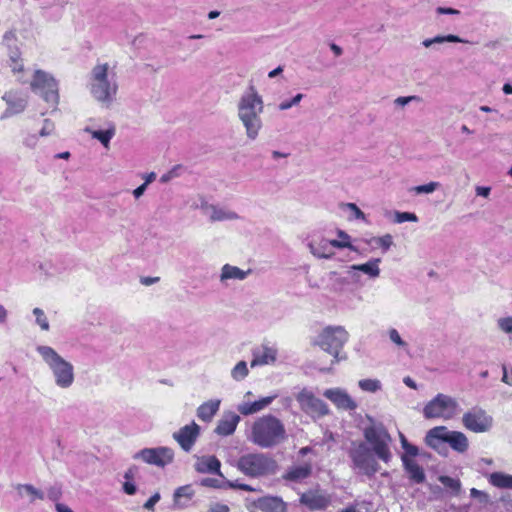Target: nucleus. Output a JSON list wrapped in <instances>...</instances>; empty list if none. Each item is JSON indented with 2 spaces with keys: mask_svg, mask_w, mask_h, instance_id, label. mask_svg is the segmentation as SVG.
<instances>
[{
  "mask_svg": "<svg viewBox=\"0 0 512 512\" xmlns=\"http://www.w3.org/2000/svg\"><path fill=\"white\" fill-rule=\"evenodd\" d=\"M87 89L101 107L110 108L119 90L116 69L108 62H97L88 74Z\"/></svg>",
  "mask_w": 512,
  "mask_h": 512,
  "instance_id": "nucleus-1",
  "label": "nucleus"
},
{
  "mask_svg": "<svg viewBox=\"0 0 512 512\" xmlns=\"http://www.w3.org/2000/svg\"><path fill=\"white\" fill-rule=\"evenodd\" d=\"M237 117L248 140L254 141L263 129L264 100L254 86H249L237 101Z\"/></svg>",
  "mask_w": 512,
  "mask_h": 512,
  "instance_id": "nucleus-2",
  "label": "nucleus"
},
{
  "mask_svg": "<svg viewBox=\"0 0 512 512\" xmlns=\"http://www.w3.org/2000/svg\"><path fill=\"white\" fill-rule=\"evenodd\" d=\"M35 350L50 370L54 384L63 390L72 387L75 382L74 365L49 345H37Z\"/></svg>",
  "mask_w": 512,
  "mask_h": 512,
  "instance_id": "nucleus-3",
  "label": "nucleus"
},
{
  "mask_svg": "<svg viewBox=\"0 0 512 512\" xmlns=\"http://www.w3.org/2000/svg\"><path fill=\"white\" fill-rule=\"evenodd\" d=\"M247 438L261 448H271L285 440L286 430L277 417L265 415L252 423Z\"/></svg>",
  "mask_w": 512,
  "mask_h": 512,
  "instance_id": "nucleus-4",
  "label": "nucleus"
},
{
  "mask_svg": "<svg viewBox=\"0 0 512 512\" xmlns=\"http://www.w3.org/2000/svg\"><path fill=\"white\" fill-rule=\"evenodd\" d=\"M28 84L31 91L45 103L54 109L57 108L60 102L59 81L52 73L41 68H34Z\"/></svg>",
  "mask_w": 512,
  "mask_h": 512,
  "instance_id": "nucleus-5",
  "label": "nucleus"
},
{
  "mask_svg": "<svg viewBox=\"0 0 512 512\" xmlns=\"http://www.w3.org/2000/svg\"><path fill=\"white\" fill-rule=\"evenodd\" d=\"M237 468L244 475L260 478L274 475L278 471L276 460L266 453H247L237 461Z\"/></svg>",
  "mask_w": 512,
  "mask_h": 512,
  "instance_id": "nucleus-6",
  "label": "nucleus"
},
{
  "mask_svg": "<svg viewBox=\"0 0 512 512\" xmlns=\"http://www.w3.org/2000/svg\"><path fill=\"white\" fill-rule=\"evenodd\" d=\"M348 339L349 333L343 326H327L320 331L313 344L332 355L336 363L345 358L340 352Z\"/></svg>",
  "mask_w": 512,
  "mask_h": 512,
  "instance_id": "nucleus-7",
  "label": "nucleus"
},
{
  "mask_svg": "<svg viewBox=\"0 0 512 512\" xmlns=\"http://www.w3.org/2000/svg\"><path fill=\"white\" fill-rule=\"evenodd\" d=\"M425 443L434 450H439L443 443L456 452L464 453L468 450L469 441L467 436L460 431H450L445 426H437L430 429L425 436Z\"/></svg>",
  "mask_w": 512,
  "mask_h": 512,
  "instance_id": "nucleus-8",
  "label": "nucleus"
},
{
  "mask_svg": "<svg viewBox=\"0 0 512 512\" xmlns=\"http://www.w3.org/2000/svg\"><path fill=\"white\" fill-rule=\"evenodd\" d=\"M365 443L374 452L377 458L389 463L393 457L391 451L392 438L382 424H372L364 428Z\"/></svg>",
  "mask_w": 512,
  "mask_h": 512,
  "instance_id": "nucleus-9",
  "label": "nucleus"
},
{
  "mask_svg": "<svg viewBox=\"0 0 512 512\" xmlns=\"http://www.w3.org/2000/svg\"><path fill=\"white\" fill-rule=\"evenodd\" d=\"M353 468L360 473L373 476L380 470L377 456L365 442H355L349 450Z\"/></svg>",
  "mask_w": 512,
  "mask_h": 512,
  "instance_id": "nucleus-10",
  "label": "nucleus"
},
{
  "mask_svg": "<svg viewBox=\"0 0 512 512\" xmlns=\"http://www.w3.org/2000/svg\"><path fill=\"white\" fill-rule=\"evenodd\" d=\"M458 409L459 404L455 398L439 393L424 406L423 415L426 419L450 420L457 415Z\"/></svg>",
  "mask_w": 512,
  "mask_h": 512,
  "instance_id": "nucleus-11",
  "label": "nucleus"
},
{
  "mask_svg": "<svg viewBox=\"0 0 512 512\" xmlns=\"http://www.w3.org/2000/svg\"><path fill=\"white\" fill-rule=\"evenodd\" d=\"M462 424L471 432L485 433L492 429L494 419L486 410L475 406L463 414Z\"/></svg>",
  "mask_w": 512,
  "mask_h": 512,
  "instance_id": "nucleus-12",
  "label": "nucleus"
},
{
  "mask_svg": "<svg viewBox=\"0 0 512 512\" xmlns=\"http://www.w3.org/2000/svg\"><path fill=\"white\" fill-rule=\"evenodd\" d=\"M133 459L163 468L173 462L174 450L166 446L144 448L136 452L133 455Z\"/></svg>",
  "mask_w": 512,
  "mask_h": 512,
  "instance_id": "nucleus-13",
  "label": "nucleus"
},
{
  "mask_svg": "<svg viewBox=\"0 0 512 512\" xmlns=\"http://www.w3.org/2000/svg\"><path fill=\"white\" fill-rule=\"evenodd\" d=\"M296 400L301 410L312 417H322L329 413L327 404L307 388L297 393Z\"/></svg>",
  "mask_w": 512,
  "mask_h": 512,
  "instance_id": "nucleus-14",
  "label": "nucleus"
},
{
  "mask_svg": "<svg viewBox=\"0 0 512 512\" xmlns=\"http://www.w3.org/2000/svg\"><path fill=\"white\" fill-rule=\"evenodd\" d=\"M1 98L7 106L1 117L2 119L21 114L28 106V94L20 89H10Z\"/></svg>",
  "mask_w": 512,
  "mask_h": 512,
  "instance_id": "nucleus-15",
  "label": "nucleus"
},
{
  "mask_svg": "<svg viewBox=\"0 0 512 512\" xmlns=\"http://www.w3.org/2000/svg\"><path fill=\"white\" fill-rule=\"evenodd\" d=\"M201 433L200 426L192 421L184 425L172 434V438L178 443L184 452H190Z\"/></svg>",
  "mask_w": 512,
  "mask_h": 512,
  "instance_id": "nucleus-16",
  "label": "nucleus"
},
{
  "mask_svg": "<svg viewBox=\"0 0 512 512\" xmlns=\"http://www.w3.org/2000/svg\"><path fill=\"white\" fill-rule=\"evenodd\" d=\"M323 396L331 401L338 409L353 411L357 408L356 401L345 389L339 387L329 388L323 392Z\"/></svg>",
  "mask_w": 512,
  "mask_h": 512,
  "instance_id": "nucleus-17",
  "label": "nucleus"
},
{
  "mask_svg": "<svg viewBox=\"0 0 512 512\" xmlns=\"http://www.w3.org/2000/svg\"><path fill=\"white\" fill-rule=\"evenodd\" d=\"M278 350L274 346L262 344L252 350V368L265 365H273L277 361Z\"/></svg>",
  "mask_w": 512,
  "mask_h": 512,
  "instance_id": "nucleus-18",
  "label": "nucleus"
},
{
  "mask_svg": "<svg viewBox=\"0 0 512 512\" xmlns=\"http://www.w3.org/2000/svg\"><path fill=\"white\" fill-rule=\"evenodd\" d=\"M380 258H371L366 263L354 264L349 266L347 273L355 280L358 279L357 272H362L371 279H376L380 276Z\"/></svg>",
  "mask_w": 512,
  "mask_h": 512,
  "instance_id": "nucleus-19",
  "label": "nucleus"
},
{
  "mask_svg": "<svg viewBox=\"0 0 512 512\" xmlns=\"http://www.w3.org/2000/svg\"><path fill=\"white\" fill-rule=\"evenodd\" d=\"M202 207H205V213L212 222L240 219V215L237 212L225 206L204 203Z\"/></svg>",
  "mask_w": 512,
  "mask_h": 512,
  "instance_id": "nucleus-20",
  "label": "nucleus"
},
{
  "mask_svg": "<svg viewBox=\"0 0 512 512\" xmlns=\"http://www.w3.org/2000/svg\"><path fill=\"white\" fill-rule=\"evenodd\" d=\"M276 397L277 395H271L256 401L242 400V402L237 406V411L244 416L258 413L267 408L276 399Z\"/></svg>",
  "mask_w": 512,
  "mask_h": 512,
  "instance_id": "nucleus-21",
  "label": "nucleus"
},
{
  "mask_svg": "<svg viewBox=\"0 0 512 512\" xmlns=\"http://www.w3.org/2000/svg\"><path fill=\"white\" fill-rule=\"evenodd\" d=\"M333 241L325 238L313 239L308 243L310 253L319 259H330L334 255Z\"/></svg>",
  "mask_w": 512,
  "mask_h": 512,
  "instance_id": "nucleus-22",
  "label": "nucleus"
},
{
  "mask_svg": "<svg viewBox=\"0 0 512 512\" xmlns=\"http://www.w3.org/2000/svg\"><path fill=\"white\" fill-rule=\"evenodd\" d=\"M254 506L262 512H286V503L277 496H264L254 502Z\"/></svg>",
  "mask_w": 512,
  "mask_h": 512,
  "instance_id": "nucleus-23",
  "label": "nucleus"
},
{
  "mask_svg": "<svg viewBox=\"0 0 512 512\" xmlns=\"http://www.w3.org/2000/svg\"><path fill=\"white\" fill-rule=\"evenodd\" d=\"M84 131L90 134L93 139L98 140L104 148L109 149L110 141L116 134V127L112 122H108L103 129L85 127Z\"/></svg>",
  "mask_w": 512,
  "mask_h": 512,
  "instance_id": "nucleus-24",
  "label": "nucleus"
},
{
  "mask_svg": "<svg viewBox=\"0 0 512 512\" xmlns=\"http://www.w3.org/2000/svg\"><path fill=\"white\" fill-rule=\"evenodd\" d=\"M240 422V416L234 412L224 413L222 418L218 421V424L215 428V433L220 436H229L232 435L238 423Z\"/></svg>",
  "mask_w": 512,
  "mask_h": 512,
  "instance_id": "nucleus-25",
  "label": "nucleus"
},
{
  "mask_svg": "<svg viewBox=\"0 0 512 512\" xmlns=\"http://www.w3.org/2000/svg\"><path fill=\"white\" fill-rule=\"evenodd\" d=\"M250 274V270H242L237 266L225 264L222 266L219 280L222 284L227 285L230 280L243 281Z\"/></svg>",
  "mask_w": 512,
  "mask_h": 512,
  "instance_id": "nucleus-26",
  "label": "nucleus"
},
{
  "mask_svg": "<svg viewBox=\"0 0 512 512\" xmlns=\"http://www.w3.org/2000/svg\"><path fill=\"white\" fill-rule=\"evenodd\" d=\"M300 502L310 510H322L328 506L329 498L323 494L310 491L301 495Z\"/></svg>",
  "mask_w": 512,
  "mask_h": 512,
  "instance_id": "nucleus-27",
  "label": "nucleus"
},
{
  "mask_svg": "<svg viewBox=\"0 0 512 512\" xmlns=\"http://www.w3.org/2000/svg\"><path fill=\"white\" fill-rule=\"evenodd\" d=\"M220 403L219 399L204 402L197 408V417L204 422H210L218 412Z\"/></svg>",
  "mask_w": 512,
  "mask_h": 512,
  "instance_id": "nucleus-28",
  "label": "nucleus"
},
{
  "mask_svg": "<svg viewBox=\"0 0 512 512\" xmlns=\"http://www.w3.org/2000/svg\"><path fill=\"white\" fill-rule=\"evenodd\" d=\"M195 492L191 485L178 487L173 494V503L176 508L183 509L188 506Z\"/></svg>",
  "mask_w": 512,
  "mask_h": 512,
  "instance_id": "nucleus-29",
  "label": "nucleus"
},
{
  "mask_svg": "<svg viewBox=\"0 0 512 512\" xmlns=\"http://www.w3.org/2000/svg\"><path fill=\"white\" fill-rule=\"evenodd\" d=\"M195 469L200 473L220 474V461L215 456H203L197 459Z\"/></svg>",
  "mask_w": 512,
  "mask_h": 512,
  "instance_id": "nucleus-30",
  "label": "nucleus"
},
{
  "mask_svg": "<svg viewBox=\"0 0 512 512\" xmlns=\"http://www.w3.org/2000/svg\"><path fill=\"white\" fill-rule=\"evenodd\" d=\"M401 458L410 479L415 483H422L425 480V474L418 463L414 459L408 458L407 456H402Z\"/></svg>",
  "mask_w": 512,
  "mask_h": 512,
  "instance_id": "nucleus-31",
  "label": "nucleus"
},
{
  "mask_svg": "<svg viewBox=\"0 0 512 512\" xmlns=\"http://www.w3.org/2000/svg\"><path fill=\"white\" fill-rule=\"evenodd\" d=\"M468 43V40L460 38L457 35L448 34V35H436L433 38H427L422 41V45L425 48H431L435 44H443V43Z\"/></svg>",
  "mask_w": 512,
  "mask_h": 512,
  "instance_id": "nucleus-32",
  "label": "nucleus"
},
{
  "mask_svg": "<svg viewBox=\"0 0 512 512\" xmlns=\"http://www.w3.org/2000/svg\"><path fill=\"white\" fill-rule=\"evenodd\" d=\"M489 483L497 488L512 489V475L494 472L489 475Z\"/></svg>",
  "mask_w": 512,
  "mask_h": 512,
  "instance_id": "nucleus-33",
  "label": "nucleus"
},
{
  "mask_svg": "<svg viewBox=\"0 0 512 512\" xmlns=\"http://www.w3.org/2000/svg\"><path fill=\"white\" fill-rule=\"evenodd\" d=\"M365 242L373 248L382 249L384 253L387 252L394 244L393 236L391 234H385L379 237H371L370 239L365 240Z\"/></svg>",
  "mask_w": 512,
  "mask_h": 512,
  "instance_id": "nucleus-34",
  "label": "nucleus"
},
{
  "mask_svg": "<svg viewBox=\"0 0 512 512\" xmlns=\"http://www.w3.org/2000/svg\"><path fill=\"white\" fill-rule=\"evenodd\" d=\"M311 474V466L308 464L292 467L284 478L291 481H301Z\"/></svg>",
  "mask_w": 512,
  "mask_h": 512,
  "instance_id": "nucleus-35",
  "label": "nucleus"
},
{
  "mask_svg": "<svg viewBox=\"0 0 512 512\" xmlns=\"http://www.w3.org/2000/svg\"><path fill=\"white\" fill-rule=\"evenodd\" d=\"M16 490L21 497L25 495L30 496L31 502L36 499H44V494L31 484H19L16 486Z\"/></svg>",
  "mask_w": 512,
  "mask_h": 512,
  "instance_id": "nucleus-36",
  "label": "nucleus"
},
{
  "mask_svg": "<svg viewBox=\"0 0 512 512\" xmlns=\"http://www.w3.org/2000/svg\"><path fill=\"white\" fill-rule=\"evenodd\" d=\"M2 45L6 49V53L20 49L18 37L15 31H6L2 36Z\"/></svg>",
  "mask_w": 512,
  "mask_h": 512,
  "instance_id": "nucleus-37",
  "label": "nucleus"
},
{
  "mask_svg": "<svg viewBox=\"0 0 512 512\" xmlns=\"http://www.w3.org/2000/svg\"><path fill=\"white\" fill-rule=\"evenodd\" d=\"M32 314L35 318V324L40 328L41 331H49L50 323L45 311L39 307H35L32 310Z\"/></svg>",
  "mask_w": 512,
  "mask_h": 512,
  "instance_id": "nucleus-38",
  "label": "nucleus"
},
{
  "mask_svg": "<svg viewBox=\"0 0 512 512\" xmlns=\"http://www.w3.org/2000/svg\"><path fill=\"white\" fill-rule=\"evenodd\" d=\"M337 235L339 237V240H332L333 241L332 245L335 248H339V249L348 248L351 251H354V252L357 251V248L354 245H352V243H351V237L345 231L338 230Z\"/></svg>",
  "mask_w": 512,
  "mask_h": 512,
  "instance_id": "nucleus-39",
  "label": "nucleus"
},
{
  "mask_svg": "<svg viewBox=\"0 0 512 512\" xmlns=\"http://www.w3.org/2000/svg\"><path fill=\"white\" fill-rule=\"evenodd\" d=\"M358 386L362 391L369 393H376L382 389V383L378 379H361L358 382Z\"/></svg>",
  "mask_w": 512,
  "mask_h": 512,
  "instance_id": "nucleus-40",
  "label": "nucleus"
},
{
  "mask_svg": "<svg viewBox=\"0 0 512 512\" xmlns=\"http://www.w3.org/2000/svg\"><path fill=\"white\" fill-rule=\"evenodd\" d=\"M329 276L330 279H333L331 290L336 293L343 292L346 285L349 283L348 279L346 277L340 276L336 271H331Z\"/></svg>",
  "mask_w": 512,
  "mask_h": 512,
  "instance_id": "nucleus-41",
  "label": "nucleus"
},
{
  "mask_svg": "<svg viewBox=\"0 0 512 512\" xmlns=\"http://www.w3.org/2000/svg\"><path fill=\"white\" fill-rule=\"evenodd\" d=\"M14 77L20 82H24L23 77L25 73L24 59L10 61L6 63Z\"/></svg>",
  "mask_w": 512,
  "mask_h": 512,
  "instance_id": "nucleus-42",
  "label": "nucleus"
},
{
  "mask_svg": "<svg viewBox=\"0 0 512 512\" xmlns=\"http://www.w3.org/2000/svg\"><path fill=\"white\" fill-rule=\"evenodd\" d=\"M249 374L248 365L245 361H239L231 370V377L235 381L245 379Z\"/></svg>",
  "mask_w": 512,
  "mask_h": 512,
  "instance_id": "nucleus-43",
  "label": "nucleus"
},
{
  "mask_svg": "<svg viewBox=\"0 0 512 512\" xmlns=\"http://www.w3.org/2000/svg\"><path fill=\"white\" fill-rule=\"evenodd\" d=\"M339 207L342 210L350 211L351 216L349 219L356 220H365V214L360 210V208L355 203H340Z\"/></svg>",
  "mask_w": 512,
  "mask_h": 512,
  "instance_id": "nucleus-44",
  "label": "nucleus"
},
{
  "mask_svg": "<svg viewBox=\"0 0 512 512\" xmlns=\"http://www.w3.org/2000/svg\"><path fill=\"white\" fill-rule=\"evenodd\" d=\"M440 187L439 182H429L427 184L414 186L410 189V192H413L417 195L419 194H431L435 192Z\"/></svg>",
  "mask_w": 512,
  "mask_h": 512,
  "instance_id": "nucleus-45",
  "label": "nucleus"
},
{
  "mask_svg": "<svg viewBox=\"0 0 512 512\" xmlns=\"http://www.w3.org/2000/svg\"><path fill=\"white\" fill-rule=\"evenodd\" d=\"M303 98H304V94L297 93L291 99H286V100H283L282 102H280L278 105V110L279 111H287V110L291 109L292 107L297 106L302 101Z\"/></svg>",
  "mask_w": 512,
  "mask_h": 512,
  "instance_id": "nucleus-46",
  "label": "nucleus"
},
{
  "mask_svg": "<svg viewBox=\"0 0 512 512\" xmlns=\"http://www.w3.org/2000/svg\"><path fill=\"white\" fill-rule=\"evenodd\" d=\"M388 336H389L390 341L393 344H395L398 348H401L403 350L408 349V343L401 338V335L397 329H395V328L389 329Z\"/></svg>",
  "mask_w": 512,
  "mask_h": 512,
  "instance_id": "nucleus-47",
  "label": "nucleus"
},
{
  "mask_svg": "<svg viewBox=\"0 0 512 512\" xmlns=\"http://www.w3.org/2000/svg\"><path fill=\"white\" fill-rule=\"evenodd\" d=\"M55 133V123L51 119H44L42 128L39 131L40 137H48Z\"/></svg>",
  "mask_w": 512,
  "mask_h": 512,
  "instance_id": "nucleus-48",
  "label": "nucleus"
},
{
  "mask_svg": "<svg viewBox=\"0 0 512 512\" xmlns=\"http://www.w3.org/2000/svg\"><path fill=\"white\" fill-rule=\"evenodd\" d=\"M418 217L415 213L411 212H396L395 213V222L396 223H404V222H417Z\"/></svg>",
  "mask_w": 512,
  "mask_h": 512,
  "instance_id": "nucleus-49",
  "label": "nucleus"
},
{
  "mask_svg": "<svg viewBox=\"0 0 512 512\" xmlns=\"http://www.w3.org/2000/svg\"><path fill=\"white\" fill-rule=\"evenodd\" d=\"M39 136L35 133H28L23 137L22 144L24 147L34 149L38 146Z\"/></svg>",
  "mask_w": 512,
  "mask_h": 512,
  "instance_id": "nucleus-50",
  "label": "nucleus"
},
{
  "mask_svg": "<svg viewBox=\"0 0 512 512\" xmlns=\"http://www.w3.org/2000/svg\"><path fill=\"white\" fill-rule=\"evenodd\" d=\"M497 326L504 333L512 334V316L499 318Z\"/></svg>",
  "mask_w": 512,
  "mask_h": 512,
  "instance_id": "nucleus-51",
  "label": "nucleus"
},
{
  "mask_svg": "<svg viewBox=\"0 0 512 512\" xmlns=\"http://www.w3.org/2000/svg\"><path fill=\"white\" fill-rule=\"evenodd\" d=\"M340 512H370L369 504L366 502L355 503L341 510Z\"/></svg>",
  "mask_w": 512,
  "mask_h": 512,
  "instance_id": "nucleus-52",
  "label": "nucleus"
},
{
  "mask_svg": "<svg viewBox=\"0 0 512 512\" xmlns=\"http://www.w3.org/2000/svg\"><path fill=\"white\" fill-rule=\"evenodd\" d=\"M440 481L444 486L449 487L455 491L459 490V488H460V482L451 477L442 476V477H440Z\"/></svg>",
  "mask_w": 512,
  "mask_h": 512,
  "instance_id": "nucleus-53",
  "label": "nucleus"
},
{
  "mask_svg": "<svg viewBox=\"0 0 512 512\" xmlns=\"http://www.w3.org/2000/svg\"><path fill=\"white\" fill-rule=\"evenodd\" d=\"M503 376L501 381L509 386H512V368L508 369L506 365H502Z\"/></svg>",
  "mask_w": 512,
  "mask_h": 512,
  "instance_id": "nucleus-54",
  "label": "nucleus"
},
{
  "mask_svg": "<svg viewBox=\"0 0 512 512\" xmlns=\"http://www.w3.org/2000/svg\"><path fill=\"white\" fill-rule=\"evenodd\" d=\"M161 496L158 492L153 494L145 503L144 508L147 510H153L156 503L160 500Z\"/></svg>",
  "mask_w": 512,
  "mask_h": 512,
  "instance_id": "nucleus-55",
  "label": "nucleus"
},
{
  "mask_svg": "<svg viewBox=\"0 0 512 512\" xmlns=\"http://www.w3.org/2000/svg\"><path fill=\"white\" fill-rule=\"evenodd\" d=\"M230 508L228 505L223 503H212L209 506L208 512H229Z\"/></svg>",
  "mask_w": 512,
  "mask_h": 512,
  "instance_id": "nucleus-56",
  "label": "nucleus"
},
{
  "mask_svg": "<svg viewBox=\"0 0 512 512\" xmlns=\"http://www.w3.org/2000/svg\"><path fill=\"white\" fill-rule=\"evenodd\" d=\"M405 454L403 456H407L408 458L415 457L418 454V448L415 445L407 444L403 447Z\"/></svg>",
  "mask_w": 512,
  "mask_h": 512,
  "instance_id": "nucleus-57",
  "label": "nucleus"
},
{
  "mask_svg": "<svg viewBox=\"0 0 512 512\" xmlns=\"http://www.w3.org/2000/svg\"><path fill=\"white\" fill-rule=\"evenodd\" d=\"M416 96H407V97H398L395 99L394 103L398 106L404 107L409 104L411 101L416 100Z\"/></svg>",
  "mask_w": 512,
  "mask_h": 512,
  "instance_id": "nucleus-58",
  "label": "nucleus"
},
{
  "mask_svg": "<svg viewBox=\"0 0 512 512\" xmlns=\"http://www.w3.org/2000/svg\"><path fill=\"white\" fill-rule=\"evenodd\" d=\"M6 55H7L6 63L23 58L21 49L10 51V52L6 53Z\"/></svg>",
  "mask_w": 512,
  "mask_h": 512,
  "instance_id": "nucleus-59",
  "label": "nucleus"
},
{
  "mask_svg": "<svg viewBox=\"0 0 512 512\" xmlns=\"http://www.w3.org/2000/svg\"><path fill=\"white\" fill-rule=\"evenodd\" d=\"M475 192L477 196L488 198L491 192V188L487 186H477L475 188Z\"/></svg>",
  "mask_w": 512,
  "mask_h": 512,
  "instance_id": "nucleus-60",
  "label": "nucleus"
},
{
  "mask_svg": "<svg viewBox=\"0 0 512 512\" xmlns=\"http://www.w3.org/2000/svg\"><path fill=\"white\" fill-rule=\"evenodd\" d=\"M436 12L438 14H447V15H459L460 11L454 8H448V7H438L436 9Z\"/></svg>",
  "mask_w": 512,
  "mask_h": 512,
  "instance_id": "nucleus-61",
  "label": "nucleus"
},
{
  "mask_svg": "<svg viewBox=\"0 0 512 512\" xmlns=\"http://www.w3.org/2000/svg\"><path fill=\"white\" fill-rule=\"evenodd\" d=\"M61 496V491L58 488H50L48 491V498L52 501H57Z\"/></svg>",
  "mask_w": 512,
  "mask_h": 512,
  "instance_id": "nucleus-62",
  "label": "nucleus"
},
{
  "mask_svg": "<svg viewBox=\"0 0 512 512\" xmlns=\"http://www.w3.org/2000/svg\"><path fill=\"white\" fill-rule=\"evenodd\" d=\"M147 186L146 184H141L139 187L133 190V196L135 199H139L146 191Z\"/></svg>",
  "mask_w": 512,
  "mask_h": 512,
  "instance_id": "nucleus-63",
  "label": "nucleus"
},
{
  "mask_svg": "<svg viewBox=\"0 0 512 512\" xmlns=\"http://www.w3.org/2000/svg\"><path fill=\"white\" fill-rule=\"evenodd\" d=\"M123 489H124L125 493H127L128 495H133L136 492V486L133 483L128 482V481L124 483Z\"/></svg>",
  "mask_w": 512,
  "mask_h": 512,
  "instance_id": "nucleus-64",
  "label": "nucleus"
}]
</instances>
